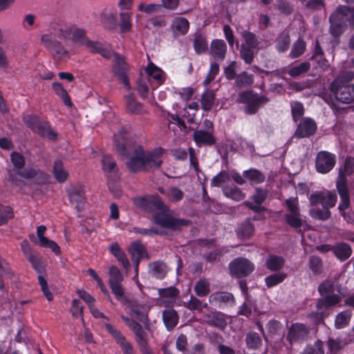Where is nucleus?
<instances>
[{
  "instance_id": "nucleus-61",
  "label": "nucleus",
  "mask_w": 354,
  "mask_h": 354,
  "mask_svg": "<svg viewBox=\"0 0 354 354\" xmlns=\"http://www.w3.org/2000/svg\"><path fill=\"white\" fill-rule=\"evenodd\" d=\"M317 57H319V60L317 61L319 65L322 68H326L328 66V61L324 57V53L320 46L318 40L315 41V46L314 50V53L311 57V59H315Z\"/></svg>"
},
{
  "instance_id": "nucleus-47",
  "label": "nucleus",
  "mask_w": 354,
  "mask_h": 354,
  "mask_svg": "<svg viewBox=\"0 0 354 354\" xmlns=\"http://www.w3.org/2000/svg\"><path fill=\"white\" fill-rule=\"evenodd\" d=\"M185 307L190 310H197L202 312L203 309H209L207 303H203L201 299L191 295L189 300L186 303Z\"/></svg>"
},
{
  "instance_id": "nucleus-32",
  "label": "nucleus",
  "mask_w": 354,
  "mask_h": 354,
  "mask_svg": "<svg viewBox=\"0 0 354 354\" xmlns=\"http://www.w3.org/2000/svg\"><path fill=\"white\" fill-rule=\"evenodd\" d=\"M254 84V75L246 71L239 73L235 79L234 86L241 90L251 86Z\"/></svg>"
},
{
  "instance_id": "nucleus-6",
  "label": "nucleus",
  "mask_w": 354,
  "mask_h": 354,
  "mask_svg": "<svg viewBox=\"0 0 354 354\" xmlns=\"http://www.w3.org/2000/svg\"><path fill=\"white\" fill-rule=\"evenodd\" d=\"M109 285L116 300L123 306L130 303L129 299L125 295V289L122 285L124 275L115 266H111L109 270Z\"/></svg>"
},
{
  "instance_id": "nucleus-7",
  "label": "nucleus",
  "mask_w": 354,
  "mask_h": 354,
  "mask_svg": "<svg viewBox=\"0 0 354 354\" xmlns=\"http://www.w3.org/2000/svg\"><path fill=\"white\" fill-rule=\"evenodd\" d=\"M55 26L51 28L50 34H44L41 36V40L44 46L51 53L57 55L59 57H62L68 54V50L64 48L62 44L53 39V35L55 37V29L59 26H69L68 24H55ZM57 38H59L57 37Z\"/></svg>"
},
{
  "instance_id": "nucleus-26",
  "label": "nucleus",
  "mask_w": 354,
  "mask_h": 354,
  "mask_svg": "<svg viewBox=\"0 0 354 354\" xmlns=\"http://www.w3.org/2000/svg\"><path fill=\"white\" fill-rule=\"evenodd\" d=\"M352 252V248L347 243L338 242L333 245V254L342 262L347 260Z\"/></svg>"
},
{
  "instance_id": "nucleus-21",
  "label": "nucleus",
  "mask_w": 354,
  "mask_h": 354,
  "mask_svg": "<svg viewBox=\"0 0 354 354\" xmlns=\"http://www.w3.org/2000/svg\"><path fill=\"white\" fill-rule=\"evenodd\" d=\"M193 139L198 147L203 145L212 146L216 143L214 133L203 129L196 130L193 133Z\"/></svg>"
},
{
  "instance_id": "nucleus-54",
  "label": "nucleus",
  "mask_w": 354,
  "mask_h": 354,
  "mask_svg": "<svg viewBox=\"0 0 354 354\" xmlns=\"http://www.w3.org/2000/svg\"><path fill=\"white\" fill-rule=\"evenodd\" d=\"M215 94L213 91L207 90L202 95L201 105L205 111H209L214 102Z\"/></svg>"
},
{
  "instance_id": "nucleus-24",
  "label": "nucleus",
  "mask_w": 354,
  "mask_h": 354,
  "mask_svg": "<svg viewBox=\"0 0 354 354\" xmlns=\"http://www.w3.org/2000/svg\"><path fill=\"white\" fill-rule=\"evenodd\" d=\"M102 170L107 176L115 180L118 178V171L116 169V162L110 155H104L101 160Z\"/></svg>"
},
{
  "instance_id": "nucleus-35",
  "label": "nucleus",
  "mask_w": 354,
  "mask_h": 354,
  "mask_svg": "<svg viewBox=\"0 0 354 354\" xmlns=\"http://www.w3.org/2000/svg\"><path fill=\"white\" fill-rule=\"evenodd\" d=\"M131 315L137 319L140 324H143L144 326L143 328L145 330L149 329L148 326V315L147 313L145 312V308L140 306L138 305H134L132 306L131 309Z\"/></svg>"
},
{
  "instance_id": "nucleus-49",
  "label": "nucleus",
  "mask_w": 354,
  "mask_h": 354,
  "mask_svg": "<svg viewBox=\"0 0 354 354\" xmlns=\"http://www.w3.org/2000/svg\"><path fill=\"white\" fill-rule=\"evenodd\" d=\"M310 215L312 218L320 220L326 221L330 216V211L324 207L322 208L315 207L310 209Z\"/></svg>"
},
{
  "instance_id": "nucleus-8",
  "label": "nucleus",
  "mask_w": 354,
  "mask_h": 354,
  "mask_svg": "<svg viewBox=\"0 0 354 354\" xmlns=\"http://www.w3.org/2000/svg\"><path fill=\"white\" fill-rule=\"evenodd\" d=\"M254 263L244 257H237L229 263L230 274L236 278L248 277L254 270Z\"/></svg>"
},
{
  "instance_id": "nucleus-56",
  "label": "nucleus",
  "mask_w": 354,
  "mask_h": 354,
  "mask_svg": "<svg viewBox=\"0 0 354 354\" xmlns=\"http://www.w3.org/2000/svg\"><path fill=\"white\" fill-rule=\"evenodd\" d=\"M228 252V248L225 247H221L219 248H216L214 251H212L207 254H205L203 257L207 262L214 263L216 261L224 254H226Z\"/></svg>"
},
{
  "instance_id": "nucleus-2",
  "label": "nucleus",
  "mask_w": 354,
  "mask_h": 354,
  "mask_svg": "<svg viewBox=\"0 0 354 354\" xmlns=\"http://www.w3.org/2000/svg\"><path fill=\"white\" fill-rule=\"evenodd\" d=\"M55 35L66 43L71 42L79 46H86L90 53L99 54L105 59H110L113 54L111 47L99 41H92L84 29L75 26H59L55 29Z\"/></svg>"
},
{
  "instance_id": "nucleus-62",
  "label": "nucleus",
  "mask_w": 354,
  "mask_h": 354,
  "mask_svg": "<svg viewBox=\"0 0 354 354\" xmlns=\"http://www.w3.org/2000/svg\"><path fill=\"white\" fill-rule=\"evenodd\" d=\"M276 8L285 16L290 15L294 10L293 6L286 0L277 1Z\"/></svg>"
},
{
  "instance_id": "nucleus-20",
  "label": "nucleus",
  "mask_w": 354,
  "mask_h": 354,
  "mask_svg": "<svg viewBox=\"0 0 354 354\" xmlns=\"http://www.w3.org/2000/svg\"><path fill=\"white\" fill-rule=\"evenodd\" d=\"M131 13L123 11L118 13L113 9L104 10L101 15L103 22H131Z\"/></svg>"
},
{
  "instance_id": "nucleus-25",
  "label": "nucleus",
  "mask_w": 354,
  "mask_h": 354,
  "mask_svg": "<svg viewBox=\"0 0 354 354\" xmlns=\"http://www.w3.org/2000/svg\"><path fill=\"white\" fill-rule=\"evenodd\" d=\"M39 124L36 125L32 130L34 133H37L41 137H47L49 140H54L56 139L57 134L51 128L49 122L41 120Z\"/></svg>"
},
{
  "instance_id": "nucleus-14",
  "label": "nucleus",
  "mask_w": 354,
  "mask_h": 354,
  "mask_svg": "<svg viewBox=\"0 0 354 354\" xmlns=\"http://www.w3.org/2000/svg\"><path fill=\"white\" fill-rule=\"evenodd\" d=\"M67 196L69 201L78 212H81L84 208L86 203L85 191L82 185H74L66 189Z\"/></svg>"
},
{
  "instance_id": "nucleus-39",
  "label": "nucleus",
  "mask_w": 354,
  "mask_h": 354,
  "mask_svg": "<svg viewBox=\"0 0 354 354\" xmlns=\"http://www.w3.org/2000/svg\"><path fill=\"white\" fill-rule=\"evenodd\" d=\"M352 317V312L350 310H345L339 313L335 319V327L337 329H342L349 325Z\"/></svg>"
},
{
  "instance_id": "nucleus-9",
  "label": "nucleus",
  "mask_w": 354,
  "mask_h": 354,
  "mask_svg": "<svg viewBox=\"0 0 354 354\" xmlns=\"http://www.w3.org/2000/svg\"><path fill=\"white\" fill-rule=\"evenodd\" d=\"M20 245L24 256L30 263L35 272L38 274H44L45 272V266L39 252L30 247L27 240H24Z\"/></svg>"
},
{
  "instance_id": "nucleus-23",
  "label": "nucleus",
  "mask_w": 354,
  "mask_h": 354,
  "mask_svg": "<svg viewBox=\"0 0 354 354\" xmlns=\"http://www.w3.org/2000/svg\"><path fill=\"white\" fill-rule=\"evenodd\" d=\"M336 187L341 198L339 209H346L350 204L349 193L346 185V178L339 175V179L337 181Z\"/></svg>"
},
{
  "instance_id": "nucleus-44",
  "label": "nucleus",
  "mask_w": 354,
  "mask_h": 354,
  "mask_svg": "<svg viewBox=\"0 0 354 354\" xmlns=\"http://www.w3.org/2000/svg\"><path fill=\"white\" fill-rule=\"evenodd\" d=\"M146 73L149 77L148 82H150L151 79H153L157 82L158 85L163 83L164 79L162 77V71L153 64L151 63L147 65L146 68Z\"/></svg>"
},
{
  "instance_id": "nucleus-43",
  "label": "nucleus",
  "mask_w": 354,
  "mask_h": 354,
  "mask_svg": "<svg viewBox=\"0 0 354 354\" xmlns=\"http://www.w3.org/2000/svg\"><path fill=\"white\" fill-rule=\"evenodd\" d=\"M53 89L55 94L59 96L63 101V103L68 107L73 106L71 97L67 91L63 87L62 84L59 82H54L52 84Z\"/></svg>"
},
{
  "instance_id": "nucleus-64",
  "label": "nucleus",
  "mask_w": 354,
  "mask_h": 354,
  "mask_svg": "<svg viewBox=\"0 0 354 354\" xmlns=\"http://www.w3.org/2000/svg\"><path fill=\"white\" fill-rule=\"evenodd\" d=\"M284 203L288 209L286 214L301 212L297 198L290 197L285 200Z\"/></svg>"
},
{
  "instance_id": "nucleus-28",
  "label": "nucleus",
  "mask_w": 354,
  "mask_h": 354,
  "mask_svg": "<svg viewBox=\"0 0 354 354\" xmlns=\"http://www.w3.org/2000/svg\"><path fill=\"white\" fill-rule=\"evenodd\" d=\"M341 301L342 298L337 294L327 295L318 300L316 306L318 310H326L338 304Z\"/></svg>"
},
{
  "instance_id": "nucleus-10",
  "label": "nucleus",
  "mask_w": 354,
  "mask_h": 354,
  "mask_svg": "<svg viewBox=\"0 0 354 354\" xmlns=\"http://www.w3.org/2000/svg\"><path fill=\"white\" fill-rule=\"evenodd\" d=\"M208 301L210 305L221 309L232 307L236 303L233 294L227 291H216L212 292L208 297Z\"/></svg>"
},
{
  "instance_id": "nucleus-63",
  "label": "nucleus",
  "mask_w": 354,
  "mask_h": 354,
  "mask_svg": "<svg viewBox=\"0 0 354 354\" xmlns=\"http://www.w3.org/2000/svg\"><path fill=\"white\" fill-rule=\"evenodd\" d=\"M291 113L295 122H297L304 113V108L302 103L294 102L291 104Z\"/></svg>"
},
{
  "instance_id": "nucleus-17",
  "label": "nucleus",
  "mask_w": 354,
  "mask_h": 354,
  "mask_svg": "<svg viewBox=\"0 0 354 354\" xmlns=\"http://www.w3.org/2000/svg\"><path fill=\"white\" fill-rule=\"evenodd\" d=\"M122 319L135 335V340L138 344L148 337V333L145 330L143 326L133 318L125 315L121 316Z\"/></svg>"
},
{
  "instance_id": "nucleus-1",
  "label": "nucleus",
  "mask_w": 354,
  "mask_h": 354,
  "mask_svg": "<svg viewBox=\"0 0 354 354\" xmlns=\"http://www.w3.org/2000/svg\"><path fill=\"white\" fill-rule=\"evenodd\" d=\"M138 205L148 212L160 211L153 215V221L160 227L174 232H180L183 227L192 224V221L189 219L177 218L172 214L167 213V207L158 196L140 198L138 201Z\"/></svg>"
},
{
  "instance_id": "nucleus-52",
  "label": "nucleus",
  "mask_w": 354,
  "mask_h": 354,
  "mask_svg": "<svg viewBox=\"0 0 354 354\" xmlns=\"http://www.w3.org/2000/svg\"><path fill=\"white\" fill-rule=\"evenodd\" d=\"M306 48V42L303 39L299 38L292 46L289 56L291 58H297L304 54Z\"/></svg>"
},
{
  "instance_id": "nucleus-30",
  "label": "nucleus",
  "mask_w": 354,
  "mask_h": 354,
  "mask_svg": "<svg viewBox=\"0 0 354 354\" xmlns=\"http://www.w3.org/2000/svg\"><path fill=\"white\" fill-rule=\"evenodd\" d=\"M162 320L168 330H173L178 322V315L174 308H167L162 312Z\"/></svg>"
},
{
  "instance_id": "nucleus-19",
  "label": "nucleus",
  "mask_w": 354,
  "mask_h": 354,
  "mask_svg": "<svg viewBox=\"0 0 354 354\" xmlns=\"http://www.w3.org/2000/svg\"><path fill=\"white\" fill-rule=\"evenodd\" d=\"M208 310L209 312L204 315L206 323L210 326L223 330L227 326L225 315L210 307Z\"/></svg>"
},
{
  "instance_id": "nucleus-37",
  "label": "nucleus",
  "mask_w": 354,
  "mask_h": 354,
  "mask_svg": "<svg viewBox=\"0 0 354 354\" xmlns=\"http://www.w3.org/2000/svg\"><path fill=\"white\" fill-rule=\"evenodd\" d=\"M243 175L251 185L260 184L266 180V176L260 170L254 168L244 171Z\"/></svg>"
},
{
  "instance_id": "nucleus-13",
  "label": "nucleus",
  "mask_w": 354,
  "mask_h": 354,
  "mask_svg": "<svg viewBox=\"0 0 354 354\" xmlns=\"http://www.w3.org/2000/svg\"><path fill=\"white\" fill-rule=\"evenodd\" d=\"M127 64L124 58L118 53H114L113 72L119 81L123 84L127 90L131 89L129 78L127 74Z\"/></svg>"
},
{
  "instance_id": "nucleus-41",
  "label": "nucleus",
  "mask_w": 354,
  "mask_h": 354,
  "mask_svg": "<svg viewBox=\"0 0 354 354\" xmlns=\"http://www.w3.org/2000/svg\"><path fill=\"white\" fill-rule=\"evenodd\" d=\"M284 220L288 226L296 230L300 228L305 222L302 218V214L301 212L285 214Z\"/></svg>"
},
{
  "instance_id": "nucleus-18",
  "label": "nucleus",
  "mask_w": 354,
  "mask_h": 354,
  "mask_svg": "<svg viewBox=\"0 0 354 354\" xmlns=\"http://www.w3.org/2000/svg\"><path fill=\"white\" fill-rule=\"evenodd\" d=\"M317 130L315 122L309 118H304L299 123L295 136L297 138H308L313 135Z\"/></svg>"
},
{
  "instance_id": "nucleus-48",
  "label": "nucleus",
  "mask_w": 354,
  "mask_h": 354,
  "mask_svg": "<svg viewBox=\"0 0 354 354\" xmlns=\"http://www.w3.org/2000/svg\"><path fill=\"white\" fill-rule=\"evenodd\" d=\"M308 266L309 269L311 270L314 275H319L322 272V259L318 256H310L308 259Z\"/></svg>"
},
{
  "instance_id": "nucleus-45",
  "label": "nucleus",
  "mask_w": 354,
  "mask_h": 354,
  "mask_svg": "<svg viewBox=\"0 0 354 354\" xmlns=\"http://www.w3.org/2000/svg\"><path fill=\"white\" fill-rule=\"evenodd\" d=\"M151 273L153 277L162 279L167 274L166 265L160 261L153 262L149 264Z\"/></svg>"
},
{
  "instance_id": "nucleus-50",
  "label": "nucleus",
  "mask_w": 354,
  "mask_h": 354,
  "mask_svg": "<svg viewBox=\"0 0 354 354\" xmlns=\"http://www.w3.org/2000/svg\"><path fill=\"white\" fill-rule=\"evenodd\" d=\"M257 48L248 46H241L240 55L246 64H250L253 62L254 55L257 53Z\"/></svg>"
},
{
  "instance_id": "nucleus-11",
  "label": "nucleus",
  "mask_w": 354,
  "mask_h": 354,
  "mask_svg": "<svg viewBox=\"0 0 354 354\" xmlns=\"http://www.w3.org/2000/svg\"><path fill=\"white\" fill-rule=\"evenodd\" d=\"M336 163L335 154L326 151H319L316 156L315 167L317 172L327 174L333 169Z\"/></svg>"
},
{
  "instance_id": "nucleus-46",
  "label": "nucleus",
  "mask_w": 354,
  "mask_h": 354,
  "mask_svg": "<svg viewBox=\"0 0 354 354\" xmlns=\"http://www.w3.org/2000/svg\"><path fill=\"white\" fill-rule=\"evenodd\" d=\"M223 194L234 201H240L243 200L245 195L242 192L240 188L234 187H225L223 189Z\"/></svg>"
},
{
  "instance_id": "nucleus-36",
  "label": "nucleus",
  "mask_w": 354,
  "mask_h": 354,
  "mask_svg": "<svg viewBox=\"0 0 354 354\" xmlns=\"http://www.w3.org/2000/svg\"><path fill=\"white\" fill-rule=\"evenodd\" d=\"M53 174L56 180L60 183H65L68 177V173L64 169L63 162L60 160L54 162Z\"/></svg>"
},
{
  "instance_id": "nucleus-3",
  "label": "nucleus",
  "mask_w": 354,
  "mask_h": 354,
  "mask_svg": "<svg viewBox=\"0 0 354 354\" xmlns=\"http://www.w3.org/2000/svg\"><path fill=\"white\" fill-rule=\"evenodd\" d=\"M162 149L159 148L153 151H145L139 145L134 149L133 153L127 162V166L131 171H151L159 168L162 161L161 156Z\"/></svg>"
},
{
  "instance_id": "nucleus-57",
  "label": "nucleus",
  "mask_w": 354,
  "mask_h": 354,
  "mask_svg": "<svg viewBox=\"0 0 354 354\" xmlns=\"http://www.w3.org/2000/svg\"><path fill=\"white\" fill-rule=\"evenodd\" d=\"M230 180V174L225 170H222L212 178L210 185L212 187H220L223 183L228 182Z\"/></svg>"
},
{
  "instance_id": "nucleus-33",
  "label": "nucleus",
  "mask_w": 354,
  "mask_h": 354,
  "mask_svg": "<svg viewBox=\"0 0 354 354\" xmlns=\"http://www.w3.org/2000/svg\"><path fill=\"white\" fill-rule=\"evenodd\" d=\"M285 264V259L276 254H270L266 260L265 265L271 272H277L282 269Z\"/></svg>"
},
{
  "instance_id": "nucleus-40",
  "label": "nucleus",
  "mask_w": 354,
  "mask_h": 354,
  "mask_svg": "<svg viewBox=\"0 0 354 354\" xmlns=\"http://www.w3.org/2000/svg\"><path fill=\"white\" fill-rule=\"evenodd\" d=\"M194 291L196 296L205 297L210 292V283L207 279H200L194 286Z\"/></svg>"
},
{
  "instance_id": "nucleus-4",
  "label": "nucleus",
  "mask_w": 354,
  "mask_h": 354,
  "mask_svg": "<svg viewBox=\"0 0 354 354\" xmlns=\"http://www.w3.org/2000/svg\"><path fill=\"white\" fill-rule=\"evenodd\" d=\"M353 77V73L344 72L331 82L330 90L338 102L343 104L354 102V84L348 82Z\"/></svg>"
},
{
  "instance_id": "nucleus-51",
  "label": "nucleus",
  "mask_w": 354,
  "mask_h": 354,
  "mask_svg": "<svg viewBox=\"0 0 354 354\" xmlns=\"http://www.w3.org/2000/svg\"><path fill=\"white\" fill-rule=\"evenodd\" d=\"M287 274L283 272H277L270 274L265 278V283L268 288L274 287L282 283L286 278Z\"/></svg>"
},
{
  "instance_id": "nucleus-53",
  "label": "nucleus",
  "mask_w": 354,
  "mask_h": 354,
  "mask_svg": "<svg viewBox=\"0 0 354 354\" xmlns=\"http://www.w3.org/2000/svg\"><path fill=\"white\" fill-rule=\"evenodd\" d=\"M300 354H324V343L317 339L313 344H308Z\"/></svg>"
},
{
  "instance_id": "nucleus-5",
  "label": "nucleus",
  "mask_w": 354,
  "mask_h": 354,
  "mask_svg": "<svg viewBox=\"0 0 354 354\" xmlns=\"http://www.w3.org/2000/svg\"><path fill=\"white\" fill-rule=\"evenodd\" d=\"M236 102L245 104L243 111L248 115L256 114L259 109L270 102L266 95H259L253 90H245L238 93Z\"/></svg>"
},
{
  "instance_id": "nucleus-31",
  "label": "nucleus",
  "mask_w": 354,
  "mask_h": 354,
  "mask_svg": "<svg viewBox=\"0 0 354 354\" xmlns=\"http://www.w3.org/2000/svg\"><path fill=\"white\" fill-rule=\"evenodd\" d=\"M226 50L227 46L223 40L214 39L212 41L210 53L215 59L223 60Z\"/></svg>"
},
{
  "instance_id": "nucleus-22",
  "label": "nucleus",
  "mask_w": 354,
  "mask_h": 354,
  "mask_svg": "<svg viewBox=\"0 0 354 354\" xmlns=\"http://www.w3.org/2000/svg\"><path fill=\"white\" fill-rule=\"evenodd\" d=\"M235 232L238 239L248 240L253 236L255 227L250 219L247 218L237 225Z\"/></svg>"
},
{
  "instance_id": "nucleus-60",
  "label": "nucleus",
  "mask_w": 354,
  "mask_h": 354,
  "mask_svg": "<svg viewBox=\"0 0 354 354\" xmlns=\"http://www.w3.org/2000/svg\"><path fill=\"white\" fill-rule=\"evenodd\" d=\"M335 290L334 282L330 280L323 281L318 286V292L322 297L334 294Z\"/></svg>"
},
{
  "instance_id": "nucleus-34",
  "label": "nucleus",
  "mask_w": 354,
  "mask_h": 354,
  "mask_svg": "<svg viewBox=\"0 0 354 354\" xmlns=\"http://www.w3.org/2000/svg\"><path fill=\"white\" fill-rule=\"evenodd\" d=\"M310 63L308 61L300 62L299 64L290 67L288 74L292 78L304 76L310 69Z\"/></svg>"
},
{
  "instance_id": "nucleus-12",
  "label": "nucleus",
  "mask_w": 354,
  "mask_h": 354,
  "mask_svg": "<svg viewBox=\"0 0 354 354\" xmlns=\"http://www.w3.org/2000/svg\"><path fill=\"white\" fill-rule=\"evenodd\" d=\"M308 333V328L304 324L294 323L288 328L286 339L292 346L295 343L304 341Z\"/></svg>"
},
{
  "instance_id": "nucleus-38",
  "label": "nucleus",
  "mask_w": 354,
  "mask_h": 354,
  "mask_svg": "<svg viewBox=\"0 0 354 354\" xmlns=\"http://www.w3.org/2000/svg\"><path fill=\"white\" fill-rule=\"evenodd\" d=\"M129 251L131 254V259L148 258V253L145 246L139 241L132 243Z\"/></svg>"
},
{
  "instance_id": "nucleus-29",
  "label": "nucleus",
  "mask_w": 354,
  "mask_h": 354,
  "mask_svg": "<svg viewBox=\"0 0 354 354\" xmlns=\"http://www.w3.org/2000/svg\"><path fill=\"white\" fill-rule=\"evenodd\" d=\"M126 98V111L128 113L142 115L146 113L142 104L138 102L132 95H129Z\"/></svg>"
},
{
  "instance_id": "nucleus-58",
  "label": "nucleus",
  "mask_w": 354,
  "mask_h": 354,
  "mask_svg": "<svg viewBox=\"0 0 354 354\" xmlns=\"http://www.w3.org/2000/svg\"><path fill=\"white\" fill-rule=\"evenodd\" d=\"M10 161L14 167L19 171H21L26 164L25 158L17 151H12L10 153Z\"/></svg>"
},
{
  "instance_id": "nucleus-42",
  "label": "nucleus",
  "mask_w": 354,
  "mask_h": 354,
  "mask_svg": "<svg viewBox=\"0 0 354 354\" xmlns=\"http://www.w3.org/2000/svg\"><path fill=\"white\" fill-rule=\"evenodd\" d=\"M245 343L249 349L257 350L262 346V339L257 333L250 331L246 334Z\"/></svg>"
},
{
  "instance_id": "nucleus-16",
  "label": "nucleus",
  "mask_w": 354,
  "mask_h": 354,
  "mask_svg": "<svg viewBox=\"0 0 354 354\" xmlns=\"http://www.w3.org/2000/svg\"><path fill=\"white\" fill-rule=\"evenodd\" d=\"M106 330L111 335L115 341L118 344L124 354H136L131 344L127 341L122 333L111 324H105Z\"/></svg>"
},
{
  "instance_id": "nucleus-59",
  "label": "nucleus",
  "mask_w": 354,
  "mask_h": 354,
  "mask_svg": "<svg viewBox=\"0 0 354 354\" xmlns=\"http://www.w3.org/2000/svg\"><path fill=\"white\" fill-rule=\"evenodd\" d=\"M14 218L13 209L10 206L0 207V226L6 224L9 220Z\"/></svg>"
},
{
  "instance_id": "nucleus-55",
  "label": "nucleus",
  "mask_w": 354,
  "mask_h": 354,
  "mask_svg": "<svg viewBox=\"0 0 354 354\" xmlns=\"http://www.w3.org/2000/svg\"><path fill=\"white\" fill-rule=\"evenodd\" d=\"M194 47L197 54L205 53L208 49V44L205 37L201 35H196L194 40Z\"/></svg>"
},
{
  "instance_id": "nucleus-15",
  "label": "nucleus",
  "mask_w": 354,
  "mask_h": 354,
  "mask_svg": "<svg viewBox=\"0 0 354 354\" xmlns=\"http://www.w3.org/2000/svg\"><path fill=\"white\" fill-rule=\"evenodd\" d=\"M328 22H354V8L338 6L330 14Z\"/></svg>"
},
{
  "instance_id": "nucleus-27",
  "label": "nucleus",
  "mask_w": 354,
  "mask_h": 354,
  "mask_svg": "<svg viewBox=\"0 0 354 354\" xmlns=\"http://www.w3.org/2000/svg\"><path fill=\"white\" fill-rule=\"evenodd\" d=\"M109 250V252L121 263L126 271L128 272L130 268V262L119 244L117 242L113 243L110 245Z\"/></svg>"
}]
</instances>
